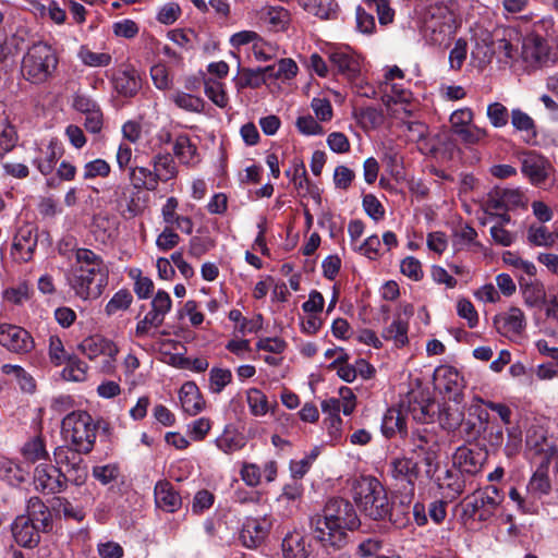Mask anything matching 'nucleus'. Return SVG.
<instances>
[{
	"mask_svg": "<svg viewBox=\"0 0 558 558\" xmlns=\"http://www.w3.org/2000/svg\"><path fill=\"white\" fill-rule=\"evenodd\" d=\"M354 501L359 509L369 519L389 521L398 526H404L409 518H398L392 513V502L390 501L384 485L373 476L362 477L354 487Z\"/></svg>",
	"mask_w": 558,
	"mask_h": 558,
	"instance_id": "nucleus-3",
	"label": "nucleus"
},
{
	"mask_svg": "<svg viewBox=\"0 0 558 558\" xmlns=\"http://www.w3.org/2000/svg\"><path fill=\"white\" fill-rule=\"evenodd\" d=\"M179 399L183 411L192 416L198 414L205 407V401L199 389L193 381H187L182 385Z\"/></svg>",
	"mask_w": 558,
	"mask_h": 558,
	"instance_id": "nucleus-26",
	"label": "nucleus"
},
{
	"mask_svg": "<svg viewBox=\"0 0 558 558\" xmlns=\"http://www.w3.org/2000/svg\"><path fill=\"white\" fill-rule=\"evenodd\" d=\"M36 230L29 225L20 227L13 238L11 256L15 262L27 263L33 259L37 247Z\"/></svg>",
	"mask_w": 558,
	"mask_h": 558,
	"instance_id": "nucleus-13",
	"label": "nucleus"
},
{
	"mask_svg": "<svg viewBox=\"0 0 558 558\" xmlns=\"http://www.w3.org/2000/svg\"><path fill=\"white\" fill-rule=\"evenodd\" d=\"M523 54L525 60L538 65L547 64L550 60L549 47L546 40L538 35H531L524 40Z\"/></svg>",
	"mask_w": 558,
	"mask_h": 558,
	"instance_id": "nucleus-24",
	"label": "nucleus"
},
{
	"mask_svg": "<svg viewBox=\"0 0 558 558\" xmlns=\"http://www.w3.org/2000/svg\"><path fill=\"white\" fill-rule=\"evenodd\" d=\"M260 19L270 29L280 32L288 27L290 13L282 7H264L260 11Z\"/></svg>",
	"mask_w": 558,
	"mask_h": 558,
	"instance_id": "nucleus-32",
	"label": "nucleus"
},
{
	"mask_svg": "<svg viewBox=\"0 0 558 558\" xmlns=\"http://www.w3.org/2000/svg\"><path fill=\"white\" fill-rule=\"evenodd\" d=\"M0 478L11 485H17L24 482V473L11 459L0 456Z\"/></svg>",
	"mask_w": 558,
	"mask_h": 558,
	"instance_id": "nucleus-41",
	"label": "nucleus"
},
{
	"mask_svg": "<svg viewBox=\"0 0 558 558\" xmlns=\"http://www.w3.org/2000/svg\"><path fill=\"white\" fill-rule=\"evenodd\" d=\"M246 401L251 413L255 416H263L269 410L267 397L257 388H251L247 390Z\"/></svg>",
	"mask_w": 558,
	"mask_h": 558,
	"instance_id": "nucleus-48",
	"label": "nucleus"
},
{
	"mask_svg": "<svg viewBox=\"0 0 558 558\" xmlns=\"http://www.w3.org/2000/svg\"><path fill=\"white\" fill-rule=\"evenodd\" d=\"M433 480L444 496L451 500L459 497L465 489V480L460 472L448 469Z\"/></svg>",
	"mask_w": 558,
	"mask_h": 558,
	"instance_id": "nucleus-22",
	"label": "nucleus"
},
{
	"mask_svg": "<svg viewBox=\"0 0 558 558\" xmlns=\"http://www.w3.org/2000/svg\"><path fill=\"white\" fill-rule=\"evenodd\" d=\"M156 173L153 169L147 167H130L129 168V179L131 184L135 190H146L154 192L157 190L159 183L156 180Z\"/></svg>",
	"mask_w": 558,
	"mask_h": 558,
	"instance_id": "nucleus-30",
	"label": "nucleus"
},
{
	"mask_svg": "<svg viewBox=\"0 0 558 558\" xmlns=\"http://www.w3.org/2000/svg\"><path fill=\"white\" fill-rule=\"evenodd\" d=\"M526 489L533 497H541L549 494L551 485L547 471L545 469L536 470L530 478Z\"/></svg>",
	"mask_w": 558,
	"mask_h": 558,
	"instance_id": "nucleus-38",
	"label": "nucleus"
},
{
	"mask_svg": "<svg viewBox=\"0 0 558 558\" xmlns=\"http://www.w3.org/2000/svg\"><path fill=\"white\" fill-rule=\"evenodd\" d=\"M493 324L498 333L513 340L521 337L525 330L526 317L521 308L511 306L507 311L495 315Z\"/></svg>",
	"mask_w": 558,
	"mask_h": 558,
	"instance_id": "nucleus-11",
	"label": "nucleus"
},
{
	"mask_svg": "<svg viewBox=\"0 0 558 558\" xmlns=\"http://www.w3.org/2000/svg\"><path fill=\"white\" fill-rule=\"evenodd\" d=\"M149 122L140 123L135 120H129L122 125V134L130 143H138L144 140V129Z\"/></svg>",
	"mask_w": 558,
	"mask_h": 558,
	"instance_id": "nucleus-63",
	"label": "nucleus"
},
{
	"mask_svg": "<svg viewBox=\"0 0 558 558\" xmlns=\"http://www.w3.org/2000/svg\"><path fill=\"white\" fill-rule=\"evenodd\" d=\"M265 84V77L260 74L259 69H242L240 76L235 80L238 89L246 87L258 88Z\"/></svg>",
	"mask_w": 558,
	"mask_h": 558,
	"instance_id": "nucleus-49",
	"label": "nucleus"
},
{
	"mask_svg": "<svg viewBox=\"0 0 558 558\" xmlns=\"http://www.w3.org/2000/svg\"><path fill=\"white\" fill-rule=\"evenodd\" d=\"M77 57L83 64L94 68L108 66L112 61L111 54L107 52H94L87 46L80 47Z\"/></svg>",
	"mask_w": 558,
	"mask_h": 558,
	"instance_id": "nucleus-43",
	"label": "nucleus"
},
{
	"mask_svg": "<svg viewBox=\"0 0 558 558\" xmlns=\"http://www.w3.org/2000/svg\"><path fill=\"white\" fill-rule=\"evenodd\" d=\"M389 474L397 483L407 484L413 495L415 482L420 476V466L416 461L409 457L395 458L389 463Z\"/></svg>",
	"mask_w": 558,
	"mask_h": 558,
	"instance_id": "nucleus-16",
	"label": "nucleus"
},
{
	"mask_svg": "<svg viewBox=\"0 0 558 558\" xmlns=\"http://www.w3.org/2000/svg\"><path fill=\"white\" fill-rule=\"evenodd\" d=\"M78 452L69 446H59L53 451L54 463L60 468L68 478V483L76 486L85 484L88 477L87 465Z\"/></svg>",
	"mask_w": 558,
	"mask_h": 558,
	"instance_id": "nucleus-6",
	"label": "nucleus"
},
{
	"mask_svg": "<svg viewBox=\"0 0 558 558\" xmlns=\"http://www.w3.org/2000/svg\"><path fill=\"white\" fill-rule=\"evenodd\" d=\"M527 241L535 246L550 247L555 244V235L549 232L547 227L542 225H531L527 229Z\"/></svg>",
	"mask_w": 558,
	"mask_h": 558,
	"instance_id": "nucleus-44",
	"label": "nucleus"
},
{
	"mask_svg": "<svg viewBox=\"0 0 558 558\" xmlns=\"http://www.w3.org/2000/svg\"><path fill=\"white\" fill-rule=\"evenodd\" d=\"M299 4L308 13L323 19H332L337 13L333 0H298Z\"/></svg>",
	"mask_w": 558,
	"mask_h": 558,
	"instance_id": "nucleus-35",
	"label": "nucleus"
},
{
	"mask_svg": "<svg viewBox=\"0 0 558 558\" xmlns=\"http://www.w3.org/2000/svg\"><path fill=\"white\" fill-rule=\"evenodd\" d=\"M518 34L512 28H502L495 32V39L493 40V51L504 54L507 59H512L517 52V46L513 45V38Z\"/></svg>",
	"mask_w": 558,
	"mask_h": 558,
	"instance_id": "nucleus-33",
	"label": "nucleus"
},
{
	"mask_svg": "<svg viewBox=\"0 0 558 558\" xmlns=\"http://www.w3.org/2000/svg\"><path fill=\"white\" fill-rule=\"evenodd\" d=\"M487 118L494 128H504L509 120L508 109L500 102L489 104L487 107Z\"/></svg>",
	"mask_w": 558,
	"mask_h": 558,
	"instance_id": "nucleus-58",
	"label": "nucleus"
},
{
	"mask_svg": "<svg viewBox=\"0 0 558 558\" xmlns=\"http://www.w3.org/2000/svg\"><path fill=\"white\" fill-rule=\"evenodd\" d=\"M381 430L388 438L396 433L407 435V423L402 412L397 409H388L383 417Z\"/></svg>",
	"mask_w": 558,
	"mask_h": 558,
	"instance_id": "nucleus-34",
	"label": "nucleus"
},
{
	"mask_svg": "<svg viewBox=\"0 0 558 558\" xmlns=\"http://www.w3.org/2000/svg\"><path fill=\"white\" fill-rule=\"evenodd\" d=\"M216 445L225 453H232L242 449L245 441L241 434L227 429L216 439Z\"/></svg>",
	"mask_w": 558,
	"mask_h": 558,
	"instance_id": "nucleus-45",
	"label": "nucleus"
},
{
	"mask_svg": "<svg viewBox=\"0 0 558 558\" xmlns=\"http://www.w3.org/2000/svg\"><path fill=\"white\" fill-rule=\"evenodd\" d=\"M284 558H307L310 555L305 536L298 531L289 532L281 544Z\"/></svg>",
	"mask_w": 558,
	"mask_h": 558,
	"instance_id": "nucleus-28",
	"label": "nucleus"
},
{
	"mask_svg": "<svg viewBox=\"0 0 558 558\" xmlns=\"http://www.w3.org/2000/svg\"><path fill=\"white\" fill-rule=\"evenodd\" d=\"M550 162L543 156L530 151L522 158V173L529 178L532 184L539 185L544 183L550 172Z\"/></svg>",
	"mask_w": 558,
	"mask_h": 558,
	"instance_id": "nucleus-19",
	"label": "nucleus"
},
{
	"mask_svg": "<svg viewBox=\"0 0 558 558\" xmlns=\"http://www.w3.org/2000/svg\"><path fill=\"white\" fill-rule=\"evenodd\" d=\"M433 405L434 403L427 399H414L413 401H410L409 413L416 422L426 424L433 421Z\"/></svg>",
	"mask_w": 558,
	"mask_h": 558,
	"instance_id": "nucleus-42",
	"label": "nucleus"
},
{
	"mask_svg": "<svg viewBox=\"0 0 558 558\" xmlns=\"http://www.w3.org/2000/svg\"><path fill=\"white\" fill-rule=\"evenodd\" d=\"M457 314L466 320L469 328H475L478 325V313L470 300L461 298L457 301Z\"/></svg>",
	"mask_w": 558,
	"mask_h": 558,
	"instance_id": "nucleus-56",
	"label": "nucleus"
},
{
	"mask_svg": "<svg viewBox=\"0 0 558 558\" xmlns=\"http://www.w3.org/2000/svg\"><path fill=\"white\" fill-rule=\"evenodd\" d=\"M473 119L474 112L471 108L465 107L454 110L449 119L452 133L456 134L458 130L472 125Z\"/></svg>",
	"mask_w": 558,
	"mask_h": 558,
	"instance_id": "nucleus-57",
	"label": "nucleus"
},
{
	"mask_svg": "<svg viewBox=\"0 0 558 558\" xmlns=\"http://www.w3.org/2000/svg\"><path fill=\"white\" fill-rule=\"evenodd\" d=\"M461 518L468 520H478L480 522L488 521L495 514V510L488 508L484 499L476 493L464 498L461 504Z\"/></svg>",
	"mask_w": 558,
	"mask_h": 558,
	"instance_id": "nucleus-21",
	"label": "nucleus"
},
{
	"mask_svg": "<svg viewBox=\"0 0 558 558\" xmlns=\"http://www.w3.org/2000/svg\"><path fill=\"white\" fill-rule=\"evenodd\" d=\"M486 459V451L477 448L461 446L456 449L452 456V463L453 466L457 468L462 475H476L482 471Z\"/></svg>",
	"mask_w": 558,
	"mask_h": 558,
	"instance_id": "nucleus-14",
	"label": "nucleus"
},
{
	"mask_svg": "<svg viewBox=\"0 0 558 558\" xmlns=\"http://www.w3.org/2000/svg\"><path fill=\"white\" fill-rule=\"evenodd\" d=\"M93 476L102 485H108L116 481L119 476V468L117 464L96 465L92 471Z\"/></svg>",
	"mask_w": 558,
	"mask_h": 558,
	"instance_id": "nucleus-64",
	"label": "nucleus"
},
{
	"mask_svg": "<svg viewBox=\"0 0 558 558\" xmlns=\"http://www.w3.org/2000/svg\"><path fill=\"white\" fill-rule=\"evenodd\" d=\"M205 95L218 107L225 108L228 105V96L223 84L217 80H204Z\"/></svg>",
	"mask_w": 558,
	"mask_h": 558,
	"instance_id": "nucleus-47",
	"label": "nucleus"
},
{
	"mask_svg": "<svg viewBox=\"0 0 558 558\" xmlns=\"http://www.w3.org/2000/svg\"><path fill=\"white\" fill-rule=\"evenodd\" d=\"M232 380V373L228 368L214 367L209 373V389L215 393H219Z\"/></svg>",
	"mask_w": 558,
	"mask_h": 558,
	"instance_id": "nucleus-53",
	"label": "nucleus"
},
{
	"mask_svg": "<svg viewBox=\"0 0 558 558\" xmlns=\"http://www.w3.org/2000/svg\"><path fill=\"white\" fill-rule=\"evenodd\" d=\"M16 144L14 128L7 120H0V159L13 149Z\"/></svg>",
	"mask_w": 558,
	"mask_h": 558,
	"instance_id": "nucleus-54",
	"label": "nucleus"
},
{
	"mask_svg": "<svg viewBox=\"0 0 558 558\" xmlns=\"http://www.w3.org/2000/svg\"><path fill=\"white\" fill-rule=\"evenodd\" d=\"M371 11H376L379 23L387 25L393 21L395 12L387 0H365Z\"/></svg>",
	"mask_w": 558,
	"mask_h": 558,
	"instance_id": "nucleus-62",
	"label": "nucleus"
},
{
	"mask_svg": "<svg viewBox=\"0 0 558 558\" xmlns=\"http://www.w3.org/2000/svg\"><path fill=\"white\" fill-rule=\"evenodd\" d=\"M112 82L116 92L123 97L135 96L142 87L141 76L132 66L118 70L112 77Z\"/></svg>",
	"mask_w": 558,
	"mask_h": 558,
	"instance_id": "nucleus-20",
	"label": "nucleus"
},
{
	"mask_svg": "<svg viewBox=\"0 0 558 558\" xmlns=\"http://www.w3.org/2000/svg\"><path fill=\"white\" fill-rule=\"evenodd\" d=\"M61 429L66 439L71 440L73 449L84 454L89 453L96 441V425L85 411H73L65 415Z\"/></svg>",
	"mask_w": 558,
	"mask_h": 558,
	"instance_id": "nucleus-5",
	"label": "nucleus"
},
{
	"mask_svg": "<svg viewBox=\"0 0 558 558\" xmlns=\"http://www.w3.org/2000/svg\"><path fill=\"white\" fill-rule=\"evenodd\" d=\"M171 308L172 300L169 293L163 290H158L150 301V310L137 322L135 336L143 338L149 335L151 329L159 328Z\"/></svg>",
	"mask_w": 558,
	"mask_h": 558,
	"instance_id": "nucleus-7",
	"label": "nucleus"
},
{
	"mask_svg": "<svg viewBox=\"0 0 558 558\" xmlns=\"http://www.w3.org/2000/svg\"><path fill=\"white\" fill-rule=\"evenodd\" d=\"M78 350L89 360H94L100 355L107 356L108 361L104 366L106 371L112 369V363L116 361V356L119 353V349L114 342L99 336L84 339L78 344Z\"/></svg>",
	"mask_w": 558,
	"mask_h": 558,
	"instance_id": "nucleus-15",
	"label": "nucleus"
},
{
	"mask_svg": "<svg viewBox=\"0 0 558 558\" xmlns=\"http://www.w3.org/2000/svg\"><path fill=\"white\" fill-rule=\"evenodd\" d=\"M271 526L272 520L268 515L246 518L240 531V541L247 548H257L265 543Z\"/></svg>",
	"mask_w": 558,
	"mask_h": 558,
	"instance_id": "nucleus-10",
	"label": "nucleus"
},
{
	"mask_svg": "<svg viewBox=\"0 0 558 558\" xmlns=\"http://www.w3.org/2000/svg\"><path fill=\"white\" fill-rule=\"evenodd\" d=\"M61 156V149L58 146L57 141H50L47 146L46 157L44 159L37 160V169L44 175L51 173L54 168L57 160Z\"/></svg>",
	"mask_w": 558,
	"mask_h": 558,
	"instance_id": "nucleus-50",
	"label": "nucleus"
},
{
	"mask_svg": "<svg viewBox=\"0 0 558 558\" xmlns=\"http://www.w3.org/2000/svg\"><path fill=\"white\" fill-rule=\"evenodd\" d=\"M361 520L353 505L343 498L329 499L322 514L311 519L314 537L329 550H340L350 542V533L357 530Z\"/></svg>",
	"mask_w": 558,
	"mask_h": 558,
	"instance_id": "nucleus-1",
	"label": "nucleus"
},
{
	"mask_svg": "<svg viewBox=\"0 0 558 558\" xmlns=\"http://www.w3.org/2000/svg\"><path fill=\"white\" fill-rule=\"evenodd\" d=\"M408 323L397 317L383 330V338L393 341L396 347L401 348L408 343Z\"/></svg>",
	"mask_w": 558,
	"mask_h": 558,
	"instance_id": "nucleus-37",
	"label": "nucleus"
},
{
	"mask_svg": "<svg viewBox=\"0 0 558 558\" xmlns=\"http://www.w3.org/2000/svg\"><path fill=\"white\" fill-rule=\"evenodd\" d=\"M172 142L171 131L167 128L155 130L151 123L146 124L144 129V140L142 146L146 153L157 154L162 151V147Z\"/></svg>",
	"mask_w": 558,
	"mask_h": 558,
	"instance_id": "nucleus-27",
	"label": "nucleus"
},
{
	"mask_svg": "<svg viewBox=\"0 0 558 558\" xmlns=\"http://www.w3.org/2000/svg\"><path fill=\"white\" fill-rule=\"evenodd\" d=\"M107 281V267L102 258L88 248L75 251V264L69 278L71 288L82 300L97 299Z\"/></svg>",
	"mask_w": 558,
	"mask_h": 558,
	"instance_id": "nucleus-2",
	"label": "nucleus"
},
{
	"mask_svg": "<svg viewBox=\"0 0 558 558\" xmlns=\"http://www.w3.org/2000/svg\"><path fill=\"white\" fill-rule=\"evenodd\" d=\"M511 124L517 131L524 132L526 138L536 137V125L534 120L521 109H513L511 111Z\"/></svg>",
	"mask_w": 558,
	"mask_h": 558,
	"instance_id": "nucleus-40",
	"label": "nucleus"
},
{
	"mask_svg": "<svg viewBox=\"0 0 558 558\" xmlns=\"http://www.w3.org/2000/svg\"><path fill=\"white\" fill-rule=\"evenodd\" d=\"M12 535L15 542L25 548H34L40 542L39 527L35 524L34 518L19 515L12 523Z\"/></svg>",
	"mask_w": 558,
	"mask_h": 558,
	"instance_id": "nucleus-18",
	"label": "nucleus"
},
{
	"mask_svg": "<svg viewBox=\"0 0 558 558\" xmlns=\"http://www.w3.org/2000/svg\"><path fill=\"white\" fill-rule=\"evenodd\" d=\"M526 206L524 194L518 189L495 187L487 194L485 201L486 213L514 210Z\"/></svg>",
	"mask_w": 558,
	"mask_h": 558,
	"instance_id": "nucleus-8",
	"label": "nucleus"
},
{
	"mask_svg": "<svg viewBox=\"0 0 558 558\" xmlns=\"http://www.w3.org/2000/svg\"><path fill=\"white\" fill-rule=\"evenodd\" d=\"M252 51L257 61H268L277 57L279 48L258 37L252 46Z\"/></svg>",
	"mask_w": 558,
	"mask_h": 558,
	"instance_id": "nucleus-61",
	"label": "nucleus"
},
{
	"mask_svg": "<svg viewBox=\"0 0 558 558\" xmlns=\"http://www.w3.org/2000/svg\"><path fill=\"white\" fill-rule=\"evenodd\" d=\"M171 100L178 108L189 112L201 113L205 108V101L203 98L184 92H175L172 94Z\"/></svg>",
	"mask_w": 558,
	"mask_h": 558,
	"instance_id": "nucleus-39",
	"label": "nucleus"
},
{
	"mask_svg": "<svg viewBox=\"0 0 558 558\" xmlns=\"http://www.w3.org/2000/svg\"><path fill=\"white\" fill-rule=\"evenodd\" d=\"M21 454L28 463H36L48 458L45 440L41 436H36L27 440L21 448Z\"/></svg>",
	"mask_w": 558,
	"mask_h": 558,
	"instance_id": "nucleus-36",
	"label": "nucleus"
},
{
	"mask_svg": "<svg viewBox=\"0 0 558 558\" xmlns=\"http://www.w3.org/2000/svg\"><path fill=\"white\" fill-rule=\"evenodd\" d=\"M328 59L332 68L348 80H354L361 72V58L348 48L330 51Z\"/></svg>",
	"mask_w": 558,
	"mask_h": 558,
	"instance_id": "nucleus-17",
	"label": "nucleus"
},
{
	"mask_svg": "<svg viewBox=\"0 0 558 558\" xmlns=\"http://www.w3.org/2000/svg\"><path fill=\"white\" fill-rule=\"evenodd\" d=\"M62 375L66 380L84 381L87 378V364L77 357L69 356Z\"/></svg>",
	"mask_w": 558,
	"mask_h": 558,
	"instance_id": "nucleus-46",
	"label": "nucleus"
},
{
	"mask_svg": "<svg viewBox=\"0 0 558 558\" xmlns=\"http://www.w3.org/2000/svg\"><path fill=\"white\" fill-rule=\"evenodd\" d=\"M133 296L130 291L122 289L119 290L106 305V313L114 315L119 311H125L130 307Z\"/></svg>",
	"mask_w": 558,
	"mask_h": 558,
	"instance_id": "nucleus-55",
	"label": "nucleus"
},
{
	"mask_svg": "<svg viewBox=\"0 0 558 558\" xmlns=\"http://www.w3.org/2000/svg\"><path fill=\"white\" fill-rule=\"evenodd\" d=\"M173 155L183 165L194 166L199 161L197 147L186 134H180L174 138Z\"/></svg>",
	"mask_w": 558,
	"mask_h": 558,
	"instance_id": "nucleus-31",
	"label": "nucleus"
},
{
	"mask_svg": "<svg viewBox=\"0 0 558 558\" xmlns=\"http://www.w3.org/2000/svg\"><path fill=\"white\" fill-rule=\"evenodd\" d=\"M154 493L155 502L159 509L170 513L180 509L182 499L169 482L159 481L155 486Z\"/></svg>",
	"mask_w": 558,
	"mask_h": 558,
	"instance_id": "nucleus-23",
	"label": "nucleus"
},
{
	"mask_svg": "<svg viewBox=\"0 0 558 558\" xmlns=\"http://www.w3.org/2000/svg\"><path fill=\"white\" fill-rule=\"evenodd\" d=\"M150 76L154 85L161 90L169 89L172 86V77L166 64L157 63L150 69Z\"/></svg>",
	"mask_w": 558,
	"mask_h": 558,
	"instance_id": "nucleus-60",
	"label": "nucleus"
},
{
	"mask_svg": "<svg viewBox=\"0 0 558 558\" xmlns=\"http://www.w3.org/2000/svg\"><path fill=\"white\" fill-rule=\"evenodd\" d=\"M28 514L34 520L40 521L43 529H47L51 523L50 512L47 506L38 497H32L28 501Z\"/></svg>",
	"mask_w": 558,
	"mask_h": 558,
	"instance_id": "nucleus-51",
	"label": "nucleus"
},
{
	"mask_svg": "<svg viewBox=\"0 0 558 558\" xmlns=\"http://www.w3.org/2000/svg\"><path fill=\"white\" fill-rule=\"evenodd\" d=\"M0 344L17 354L28 353L35 347L34 339L26 329L10 324L0 325Z\"/></svg>",
	"mask_w": 558,
	"mask_h": 558,
	"instance_id": "nucleus-12",
	"label": "nucleus"
},
{
	"mask_svg": "<svg viewBox=\"0 0 558 558\" xmlns=\"http://www.w3.org/2000/svg\"><path fill=\"white\" fill-rule=\"evenodd\" d=\"M454 135H457L464 144L476 145L487 138L488 131L484 128L472 124L468 128L458 130Z\"/></svg>",
	"mask_w": 558,
	"mask_h": 558,
	"instance_id": "nucleus-52",
	"label": "nucleus"
},
{
	"mask_svg": "<svg viewBox=\"0 0 558 558\" xmlns=\"http://www.w3.org/2000/svg\"><path fill=\"white\" fill-rule=\"evenodd\" d=\"M59 59L56 50L46 43L32 45L22 59L21 73L32 84H44L53 77Z\"/></svg>",
	"mask_w": 558,
	"mask_h": 558,
	"instance_id": "nucleus-4",
	"label": "nucleus"
},
{
	"mask_svg": "<svg viewBox=\"0 0 558 558\" xmlns=\"http://www.w3.org/2000/svg\"><path fill=\"white\" fill-rule=\"evenodd\" d=\"M110 165L100 158L92 160L84 166V179L90 180L95 178H107L110 174Z\"/></svg>",
	"mask_w": 558,
	"mask_h": 558,
	"instance_id": "nucleus-59",
	"label": "nucleus"
},
{
	"mask_svg": "<svg viewBox=\"0 0 558 558\" xmlns=\"http://www.w3.org/2000/svg\"><path fill=\"white\" fill-rule=\"evenodd\" d=\"M520 290L524 304L529 307L541 306L546 300V290L544 284L537 279H521Z\"/></svg>",
	"mask_w": 558,
	"mask_h": 558,
	"instance_id": "nucleus-29",
	"label": "nucleus"
},
{
	"mask_svg": "<svg viewBox=\"0 0 558 558\" xmlns=\"http://www.w3.org/2000/svg\"><path fill=\"white\" fill-rule=\"evenodd\" d=\"M34 484L37 490L58 494L68 487V478L57 464H39L34 471Z\"/></svg>",
	"mask_w": 558,
	"mask_h": 558,
	"instance_id": "nucleus-9",
	"label": "nucleus"
},
{
	"mask_svg": "<svg viewBox=\"0 0 558 558\" xmlns=\"http://www.w3.org/2000/svg\"><path fill=\"white\" fill-rule=\"evenodd\" d=\"M150 166L157 174L158 183L168 182L177 178L179 171L173 156L168 151H159L151 157Z\"/></svg>",
	"mask_w": 558,
	"mask_h": 558,
	"instance_id": "nucleus-25",
	"label": "nucleus"
}]
</instances>
